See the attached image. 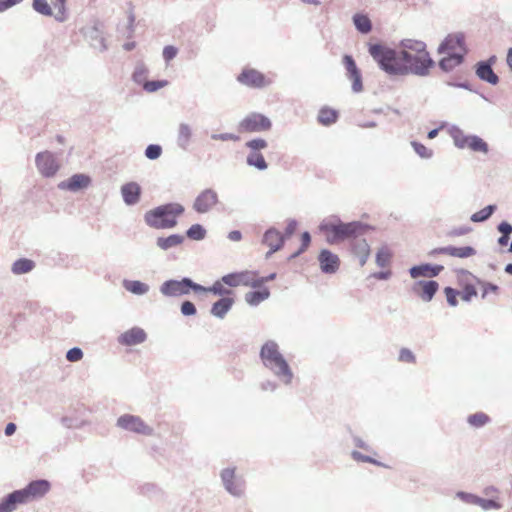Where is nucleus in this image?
<instances>
[{
	"mask_svg": "<svg viewBox=\"0 0 512 512\" xmlns=\"http://www.w3.org/2000/svg\"><path fill=\"white\" fill-rule=\"evenodd\" d=\"M367 51L377 67L390 77L414 75L426 77L435 67L429 52L397 50L382 42H368Z\"/></svg>",
	"mask_w": 512,
	"mask_h": 512,
	"instance_id": "f257e3e1",
	"label": "nucleus"
},
{
	"mask_svg": "<svg viewBox=\"0 0 512 512\" xmlns=\"http://www.w3.org/2000/svg\"><path fill=\"white\" fill-rule=\"evenodd\" d=\"M318 228L325 235V240L330 245L356 239L371 229L370 225L361 221L344 222L335 214L325 217Z\"/></svg>",
	"mask_w": 512,
	"mask_h": 512,
	"instance_id": "f03ea898",
	"label": "nucleus"
},
{
	"mask_svg": "<svg viewBox=\"0 0 512 512\" xmlns=\"http://www.w3.org/2000/svg\"><path fill=\"white\" fill-rule=\"evenodd\" d=\"M259 357L265 368L279 379L284 385L291 384L294 373L279 350V345L274 340L266 341L259 352Z\"/></svg>",
	"mask_w": 512,
	"mask_h": 512,
	"instance_id": "7ed1b4c3",
	"label": "nucleus"
},
{
	"mask_svg": "<svg viewBox=\"0 0 512 512\" xmlns=\"http://www.w3.org/2000/svg\"><path fill=\"white\" fill-rule=\"evenodd\" d=\"M259 357L265 368L279 379L284 385L291 384L294 373L279 350V345L274 340L266 341L259 352Z\"/></svg>",
	"mask_w": 512,
	"mask_h": 512,
	"instance_id": "20e7f679",
	"label": "nucleus"
},
{
	"mask_svg": "<svg viewBox=\"0 0 512 512\" xmlns=\"http://www.w3.org/2000/svg\"><path fill=\"white\" fill-rule=\"evenodd\" d=\"M185 212V207L178 202L159 205L144 214L147 226L153 229H172L177 226L178 218Z\"/></svg>",
	"mask_w": 512,
	"mask_h": 512,
	"instance_id": "39448f33",
	"label": "nucleus"
},
{
	"mask_svg": "<svg viewBox=\"0 0 512 512\" xmlns=\"http://www.w3.org/2000/svg\"><path fill=\"white\" fill-rule=\"evenodd\" d=\"M200 284L196 283L190 277H182L181 279H168L159 286V292L168 298H176L189 295L193 292L199 295Z\"/></svg>",
	"mask_w": 512,
	"mask_h": 512,
	"instance_id": "423d86ee",
	"label": "nucleus"
},
{
	"mask_svg": "<svg viewBox=\"0 0 512 512\" xmlns=\"http://www.w3.org/2000/svg\"><path fill=\"white\" fill-rule=\"evenodd\" d=\"M271 127L272 122L267 116L251 112L238 123L237 130L239 133H257L269 131Z\"/></svg>",
	"mask_w": 512,
	"mask_h": 512,
	"instance_id": "0eeeda50",
	"label": "nucleus"
},
{
	"mask_svg": "<svg viewBox=\"0 0 512 512\" xmlns=\"http://www.w3.org/2000/svg\"><path fill=\"white\" fill-rule=\"evenodd\" d=\"M51 484L46 479H38L29 482L24 488L14 490L22 504L30 500L43 497L49 492Z\"/></svg>",
	"mask_w": 512,
	"mask_h": 512,
	"instance_id": "6e6552de",
	"label": "nucleus"
},
{
	"mask_svg": "<svg viewBox=\"0 0 512 512\" xmlns=\"http://www.w3.org/2000/svg\"><path fill=\"white\" fill-rule=\"evenodd\" d=\"M341 63L345 69V76L351 82V90L355 94L363 92V76L362 71L358 67L354 57L350 54H344Z\"/></svg>",
	"mask_w": 512,
	"mask_h": 512,
	"instance_id": "1a4fd4ad",
	"label": "nucleus"
},
{
	"mask_svg": "<svg viewBox=\"0 0 512 512\" xmlns=\"http://www.w3.org/2000/svg\"><path fill=\"white\" fill-rule=\"evenodd\" d=\"M220 478L225 490L234 497H242L245 492V481L236 475L235 467L224 468L220 472Z\"/></svg>",
	"mask_w": 512,
	"mask_h": 512,
	"instance_id": "9d476101",
	"label": "nucleus"
},
{
	"mask_svg": "<svg viewBox=\"0 0 512 512\" xmlns=\"http://www.w3.org/2000/svg\"><path fill=\"white\" fill-rule=\"evenodd\" d=\"M116 426L129 432L140 435H153V428L147 425L139 416L132 414L121 415L116 422Z\"/></svg>",
	"mask_w": 512,
	"mask_h": 512,
	"instance_id": "9b49d317",
	"label": "nucleus"
},
{
	"mask_svg": "<svg viewBox=\"0 0 512 512\" xmlns=\"http://www.w3.org/2000/svg\"><path fill=\"white\" fill-rule=\"evenodd\" d=\"M438 54L463 52L464 56L468 53L465 44V35L462 32L448 34L439 44Z\"/></svg>",
	"mask_w": 512,
	"mask_h": 512,
	"instance_id": "f8f14e48",
	"label": "nucleus"
},
{
	"mask_svg": "<svg viewBox=\"0 0 512 512\" xmlns=\"http://www.w3.org/2000/svg\"><path fill=\"white\" fill-rule=\"evenodd\" d=\"M219 202L217 192L212 188L202 190L194 199L192 208L199 214L210 212Z\"/></svg>",
	"mask_w": 512,
	"mask_h": 512,
	"instance_id": "ddd939ff",
	"label": "nucleus"
},
{
	"mask_svg": "<svg viewBox=\"0 0 512 512\" xmlns=\"http://www.w3.org/2000/svg\"><path fill=\"white\" fill-rule=\"evenodd\" d=\"M35 163L40 174L47 178L54 176L60 168L54 154L50 151L37 153Z\"/></svg>",
	"mask_w": 512,
	"mask_h": 512,
	"instance_id": "4468645a",
	"label": "nucleus"
},
{
	"mask_svg": "<svg viewBox=\"0 0 512 512\" xmlns=\"http://www.w3.org/2000/svg\"><path fill=\"white\" fill-rule=\"evenodd\" d=\"M439 290V283L433 279L418 280L412 286V291L424 302H430L437 291Z\"/></svg>",
	"mask_w": 512,
	"mask_h": 512,
	"instance_id": "2eb2a0df",
	"label": "nucleus"
},
{
	"mask_svg": "<svg viewBox=\"0 0 512 512\" xmlns=\"http://www.w3.org/2000/svg\"><path fill=\"white\" fill-rule=\"evenodd\" d=\"M320 270L324 274H334L339 270L340 259L337 254L329 249H322L318 254Z\"/></svg>",
	"mask_w": 512,
	"mask_h": 512,
	"instance_id": "dca6fc26",
	"label": "nucleus"
},
{
	"mask_svg": "<svg viewBox=\"0 0 512 512\" xmlns=\"http://www.w3.org/2000/svg\"><path fill=\"white\" fill-rule=\"evenodd\" d=\"M91 184V177L87 174L77 173L58 184L60 190L78 192L86 189Z\"/></svg>",
	"mask_w": 512,
	"mask_h": 512,
	"instance_id": "f3484780",
	"label": "nucleus"
},
{
	"mask_svg": "<svg viewBox=\"0 0 512 512\" xmlns=\"http://www.w3.org/2000/svg\"><path fill=\"white\" fill-rule=\"evenodd\" d=\"M444 270L440 264L421 263L414 265L409 269V275L413 279L437 277Z\"/></svg>",
	"mask_w": 512,
	"mask_h": 512,
	"instance_id": "a211bd4d",
	"label": "nucleus"
},
{
	"mask_svg": "<svg viewBox=\"0 0 512 512\" xmlns=\"http://www.w3.org/2000/svg\"><path fill=\"white\" fill-rule=\"evenodd\" d=\"M146 339L147 333L145 332V330L138 326H135L121 333L118 336L117 341L119 344L124 346H136L145 342Z\"/></svg>",
	"mask_w": 512,
	"mask_h": 512,
	"instance_id": "6ab92c4d",
	"label": "nucleus"
},
{
	"mask_svg": "<svg viewBox=\"0 0 512 512\" xmlns=\"http://www.w3.org/2000/svg\"><path fill=\"white\" fill-rule=\"evenodd\" d=\"M237 80L248 87L261 88L265 85V76L256 69L245 68L237 76Z\"/></svg>",
	"mask_w": 512,
	"mask_h": 512,
	"instance_id": "aec40b11",
	"label": "nucleus"
},
{
	"mask_svg": "<svg viewBox=\"0 0 512 512\" xmlns=\"http://www.w3.org/2000/svg\"><path fill=\"white\" fill-rule=\"evenodd\" d=\"M120 192L123 202L127 206H134L140 201L142 188L137 182L131 181L123 184Z\"/></svg>",
	"mask_w": 512,
	"mask_h": 512,
	"instance_id": "412c9836",
	"label": "nucleus"
},
{
	"mask_svg": "<svg viewBox=\"0 0 512 512\" xmlns=\"http://www.w3.org/2000/svg\"><path fill=\"white\" fill-rule=\"evenodd\" d=\"M235 303L234 297L219 298L210 308V314L218 319H224Z\"/></svg>",
	"mask_w": 512,
	"mask_h": 512,
	"instance_id": "4be33fe9",
	"label": "nucleus"
},
{
	"mask_svg": "<svg viewBox=\"0 0 512 512\" xmlns=\"http://www.w3.org/2000/svg\"><path fill=\"white\" fill-rule=\"evenodd\" d=\"M207 293H212L213 295L219 296L220 298L233 297L234 295V291L226 287V285L222 282V278L215 281L211 286L208 287L200 284L199 295Z\"/></svg>",
	"mask_w": 512,
	"mask_h": 512,
	"instance_id": "5701e85b",
	"label": "nucleus"
},
{
	"mask_svg": "<svg viewBox=\"0 0 512 512\" xmlns=\"http://www.w3.org/2000/svg\"><path fill=\"white\" fill-rule=\"evenodd\" d=\"M476 76L491 85H497L500 81L499 76L494 72L493 68L486 63H476L474 66Z\"/></svg>",
	"mask_w": 512,
	"mask_h": 512,
	"instance_id": "b1692460",
	"label": "nucleus"
},
{
	"mask_svg": "<svg viewBox=\"0 0 512 512\" xmlns=\"http://www.w3.org/2000/svg\"><path fill=\"white\" fill-rule=\"evenodd\" d=\"M465 60L464 53H448L439 60L438 66L444 72H450L455 67L460 66Z\"/></svg>",
	"mask_w": 512,
	"mask_h": 512,
	"instance_id": "393cba45",
	"label": "nucleus"
},
{
	"mask_svg": "<svg viewBox=\"0 0 512 512\" xmlns=\"http://www.w3.org/2000/svg\"><path fill=\"white\" fill-rule=\"evenodd\" d=\"M286 242V237L282 236V233L277 230L275 227H269L263 234L261 243L263 245L272 248L273 245L281 244V249L284 247Z\"/></svg>",
	"mask_w": 512,
	"mask_h": 512,
	"instance_id": "a878e982",
	"label": "nucleus"
},
{
	"mask_svg": "<svg viewBox=\"0 0 512 512\" xmlns=\"http://www.w3.org/2000/svg\"><path fill=\"white\" fill-rule=\"evenodd\" d=\"M86 38L93 48L103 52L107 49L102 32L97 27H90L85 32Z\"/></svg>",
	"mask_w": 512,
	"mask_h": 512,
	"instance_id": "bb28decb",
	"label": "nucleus"
},
{
	"mask_svg": "<svg viewBox=\"0 0 512 512\" xmlns=\"http://www.w3.org/2000/svg\"><path fill=\"white\" fill-rule=\"evenodd\" d=\"M258 290L248 291L245 294V301L250 306H258L261 302L270 297V290L265 287H259Z\"/></svg>",
	"mask_w": 512,
	"mask_h": 512,
	"instance_id": "cd10ccee",
	"label": "nucleus"
},
{
	"mask_svg": "<svg viewBox=\"0 0 512 512\" xmlns=\"http://www.w3.org/2000/svg\"><path fill=\"white\" fill-rule=\"evenodd\" d=\"M192 139V129L187 123H180L177 131V146L187 150Z\"/></svg>",
	"mask_w": 512,
	"mask_h": 512,
	"instance_id": "c85d7f7f",
	"label": "nucleus"
},
{
	"mask_svg": "<svg viewBox=\"0 0 512 512\" xmlns=\"http://www.w3.org/2000/svg\"><path fill=\"white\" fill-rule=\"evenodd\" d=\"M185 240V237L181 234H171L167 237H158L156 239V245L163 251H167L173 247L181 245Z\"/></svg>",
	"mask_w": 512,
	"mask_h": 512,
	"instance_id": "c756f323",
	"label": "nucleus"
},
{
	"mask_svg": "<svg viewBox=\"0 0 512 512\" xmlns=\"http://www.w3.org/2000/svg\"><path fill=\"white\" fill-rule=\"evenodd\" d=\"M397 50H407L412 53H425L428 52L427 45L421 40L415 39H402L399 42Z\"/></svg>",
	"mask_w": 512,
	"mask_h": 512,
	"instance_id": "7c9ffc66",
	"label": "nucleus"
},
{
	"mask_svg": "<svg viewBox=\"0 0 512 512\" xmlns=\"http://www.w3.org/2000/svg\"><path fill=\"white\" fill-rule=\"evenodd\" d=\"M449 135L458 149H465L467 147L470 135H466L460 127L452 125L449 129Z\"/></svg>",
	"mask_w": 512,
	"mask_h": 512,
	"instance_id": "2f4dec72",
	"label": "nucleus"
},
{
	"mask_svg": "<svg viewBox=\"0 0 512 512\" xmlns=\"http://www.w3.org/2000/svg\"><path fill=\"white\" fill-rule=\"evenodd\" d=\"M352 21L359 33L366 35L372 31V22L366 14L356 13L353 15Z\"/></svg>",
	"mask_w": 512,
	"mask_h": 512,
	"instance_id": "473e14b6",
	"label": "nucleus"
},
{
	"mask_svg": "<svg viewBox=\"0 0 512 512\" xmlns=\"http://www.w3.org/2000/svg\"><path fill=\"white\" fill-rule=\"evenodd\" d=\"M123 287L130 293L138 296L145 295L148 293L150 287L148 284L139 280H127L123 281Z\"/></svg>",
	"mask_w": 512,
	"mask_h": 512,
	"instance_id": "72a5a7b5",
	"label": "nucleus"
},
{
	"mask_svg": "<svg viewBox=\"0 0 512 512\" xmlns=\"http://www.w3.org/2000/svg\"><path fill=\"white\" fill-rule=\"evenodd\" d=\"M339 113L337 110L323 107L319 110L317 120L323 126H330L338 120Z\"/></svg>",
	"mask_w": 512,
	"mask_h": 512,
	"instance_id": "f704fd0d",
	"label": "nucleus"
},
{
	"mask_svg": "<svg viewBox=\"0 0 512 512\" xmlns=\"http://www.w3.org/2000/svg\"><path fill=\"white\" fill-rule=\"evenodd\" d=\"M498 206L496 204H489L482 208L481 210L473 213L470 216V220L473 223H483L489 220L492 215L497 211Z\"/></svg>",
	"mask_w": 512,
	"mask_h": 512,
	"instance_id": "c9c22d12",
	"label": "nucleus"
},
{
	"mask_svg": "<svg viewBox=\"0 0 512 512\" xmlns=\"http://www.w3.org/2000/svg\"><path fill=\"white\" fill-rule=\"evenodd\" d=\"M246 164L259 171H265L268 168V163L262 153L249 152L246 156Z\"/></svg>",
	"mask_w": 512,
	"mask_h": 512,
	"instance_id": "e433bc0d",
	"label": "nucleus"
},
{
	"mask_svg": "<svg viewBox=\"0 0 512 512\" xmlns=\"http://www.w3.org/2000/svg\"><path fill=\"white\" fill-rule=\"evenodd\" d=\"M35 268V262L28 258H19L17 259L11 267V271L15 275H22L29 273Z\"/></svg>",
	"mask_w": 512,
	"mask_h": 512,
	"instance_id": "4c0bfd02",
	"label": "nucleus"
},
{
	"mask_svg": "<svg viewBox=\"0 0 512 512\" xmlns=\"http://www.w3.org/2000/svg\"><path fill=\"white\" fill-rule=\"evenodd\" d=\"M496 229L501 234L497 239L498 245L501 247L507 246L512 234V224L503 220L496 226Z\"/></svg>",
	"mask_w": 512,
	"mask_h": 512,
	"instance_id": "58836bf2",
	"label": "nucleus"
},
{
	"mask_svg": "<svg viewBox=\"0 0 512 512\" xmlns=\"http://www.w3.org/2000/svg\"><path fill=\"white\" fill-rule=\"evenodd\" d=\"M22 504L15 491L4 496L0 501V512H13L17 506Z\"/></svg>",
	"mask_w": 512,
	"mask_h": 512,
	"instance_id": "ea45409f",
	"label": "nucleus"
},
{
	"mask_svg": "<svg viewBox=\"0 0 512 512\" xmlns=\"http://www.w3.org/2000/svg\"><path fill=\"white\" fill-rule=\"evenodd\" d=\"M466 148H469L473 152H480V153H484V154H487L489 152L488 143L484 139H482L480 136L475 135V134L470 135V140H469Z\"/></svg>",
	"mask_w": 512,
	"mask_h": 512,
	"instance_id": "a19ab883",
	"label": "nucleus"
},
{
	"mask_svg": "<svg viewBox=\"0 0 512 512\" xmlns=\"http://www.w3.org/2000/svg\"><path fill=\"white\" fill-rule=\"evenodd\" d=\"M491 422V418L484 412H476L467 417V423L474 428H481Z\"/></svg>",
	"mask_w": 512,
	"mask_h": 512,
	"instance_id": "79ce46f5",
	"label": "nucleus"
},
{
	"mask_svg": "<svg viewBox=\"0 0 512 512\" xmlns=\"http://www.w3.org/2000/svg\"><path fill=\"white\" fill-rule=\"evenodd\" d=\"M207 230L202 224H193L186 230V236L190 240L201 241L206 238Z\"/></svg>",
	"mask_w": 512,
	"mask_h": 512,
	"instance_id": "37998d69",
	"label": "nucleus"
},
{
	"mask_svg": "<svg viewBox=\"0 0 512 512\" xmlns=\"http://www.w3.org/2000/svg\"><path fill=\"white\" fill-rule=\"evenodd\" d=\"M477 251L472 246L456 247L449 245V256L458 258H468L476 255Z\"/></svg>",
	"mask_w": 512,
	"mask_h": 512,
	"instance_id": "c03bdc74",
	"label": "nucleus"
},
{
	"mask_svg": "<svg viewBox=\"0 0 512 512\" xmlns=\"http://www.w3.org/2000/svg\"><path fill=\"white\" fill-rule=\"evenodd\" d=\"M237 274H238L239 285L249 286L252 288H258L257 278H254V276L257 274V272L246 270V271L237 272Z\"/></svg>",
	"mask_w": 512,
	"mask_h": 512,
	"instance_id": "a18cd8bd",
	"label": "nucleus"
},
{
	"mask_svg": "<svg viewBox=\"0 0 512 512\" xmlns=\"http://www.w3.org/2000/svg\"><path fill=\"white\" fill-rule=\"evenodd\" d=\"M148 72V68L144 63H138L133 71L132 80L138 85L143 86L147 81Z\"/></svg>",
	"mask_w": 512,
	"mask_h": 512,
	"instance_id": "49530a36",
	"label": "nucleus"
},
{
	"mask_svg": "<svg viewBox=\"0 0 512 512\" xmlns=\"http://www.w3.org/2000/svg\"><path fill=\"white\" fill-rule=\"evenodd\" d=\"M32 8L44 16H52L53 11L47 0H33Z\"/></svg>",
	"mask_w": 512,
	"mask_h": 512,
	"instance_id": "de8ad7c7",
	"label": "nucleus"
},
{
	"mask_svg": "<svg viewBox=\"0 0 512 512\" xmlns=\"http://www.w3.org/2000/svg\"><path fill=\"white\" fill-rule=\"evenodd\" d=\"M245 147L249 149V152L261 153V150L268 147V142L263 138H254L247 141Z\"/></svg>",
	"mask_w": 512,
	"mask_h": 512,
	"instance_id": "09e8293b",
	"label": "nucleus"
},
{
	"mask_svg": "<svg viewBox=\"0 0 512 512\" xmlns=\"http://www.w3.org/2000/svg\"><path fill=\"white\" fill-rule=\"evenodd\" d=\"M411 146L415 153L422 159H430L433 156V150L427 148L424 144L418 141H412Z\"/></svg>",
	"mask_w": 512,
	"mask_h": 512,
	"instance_id": "8fccbe9b",
	"label": "nucleus"
},
{
	"mask_svg": "<svg viewBox=\"0 0 512 512\" xmlns=\"http://www.w3.org/2000/svg\"><path fill=\"white\" fill-rule=\"evenodd\" d=\"M477 506H480L484 511L499 510L502 508V504L496 499H485L481 497H478Z\"/></svg>",
	"mask_w": 512,
	"mask_h": 512,
	"instance_id": "3c124183",
	"label": "nucleus"
},
{
	"mask_svg": "<svg viewBox=\"0 0 512 512\" xmlns=\"http://www.w3.org/2000/svg\"><path fill=\"white\" fill-rule=\"evenodd\" d=\"M163 153L162 146L159 144H149L144 151V155L149 160H157Z\"/></svg>",
	"mask_w": 512,
	"mask_h": 512,
	"instance_id": "603ef678",
	"label": "nucleus"
},
{
	"mask_svg": "<svg viewBox=\"0 0 512 512\" xmlns=\"http://www.w3.org/2000/svg\"><path fill=\"white\" fill-rule=\"evenodd\" d=\"M54 8L57 10L55 19L59 22L66 20V0H52Z\"/></svg>",
	"mask_w": 512,
	"mask_h": 512,
	"instance_id": "864d4df0",
	"label": "nucleus"
},
{
	"mask_svg": "<svg viewBox=\"0 0 512 512\" xmlns=\"http://www.w3.org/2000/svg\"><path fill=\"white\" fill-rule=\"evenodd\" d=\"M370 252V246L365 239H357L352 243V253L355 256Z\"/></svg>",
	"mask_w": 512,
	"mask_h": 512,
	"instance_id": "5fc2aeb1",
	"label": "nucleus"
},
{
	"mask_svg": "<svg viewBox=\"0 0 512 512\" xmlns=\"http://www.w3.org/2000/svg\"><path fill=\"white\" fill-rule=\"evenodd\" d=\"M167 85V80H147L142 87L145 91L153 93Z\"/></svg>",
	"mask_w": 512,
	"mask_h": 512,
	"instance_id": "6e6d98bb",
	"label": "nucleus"
},
{
	"mask_svg": "<svg viewBox=\"0 0 512 512\" xmlns=\"http://www.w3.org/2000/svg\"><path fill=\"white\" fill-rule=\"evenodd\" d=\"M180 312L185 317L195 316L197 314V308L192 301L184 300L180 304Z\"/></svg>",
	"mask_w": 512,
	"mask_h": 512,
	"instance_id": "4d7b16f0",
	"label": "nucleus"
},
{
	"mask_svg": "<svg viewBox=\"0 0 512 512\" xmlns=\"http://www.w3.org/2000/svg\"><path fill=\"white\" fill-rule=\"evenodd\" d=\"M444 294L446 296L447 303L455 307L458 305V296L460 295V291L450 286L444 288Z\"/></svg>",
	"mask_w": 512,
	"mask_h": 512,
	"instance_id": "13d9d810",
	"label": "nucleus"
},
{
	"mask_svg": "<svg viewBox=\"0 0 512 512\" xmlns=\"http://www.w3.org/2000/svg\"><path fill=\"white\" fill-rule=\"evenodd\" d=\"M391 256V253L386 248L379 249L376 253V264L382 268L387 266Z\"/></svg>",
	"mask_w": 512,
	"mask_h": 512,
	"instance_id": "bf43d9fd",
	"label": "nucleus"
},
{
	"mask_svg": "<svg viewBox=\"0 0 512 512\" xmlns=\"http://www.w3.org/2000/svg\"><path fill=\"white\" fill-rule=\"evenodd\" d=\"M478 497L476 494L465 492V491H458L456 493V498L461 500L463 503L470 504V505H477Z\"/></svg>",
	"mask_w": 512,
	"mask_h": 512,
	"instance_id": "052dcab7",
	"label": "nucleus"
},
{
	"mask_svg": "<svg viewBox=\"0 0 512 512\" xmlns=\"http://www.w3.org/2000/svg\"><path fill=\"white\" fill-rule=\"evenodd\" d=\"M398 360L403 363L414 364L416 363V356L409 348H401L399 351Z\"/></svg>",
	"mask_w": 512,
	"mask_h": 512,
	"instance_id": "680f3d73",
	"label": "nucleus"
},
{
	"mask_svg": "<svg viewBox=\"0 0 512 512\" xmlns=\"http://www.w3.org/2000/svg\"><path fill=\"white\" fill-rule=\"evenodd\" d=\"M351 456L355 461H358V462L371 463V464H374L377 466L382 465V463L379 462L378 460H376L368 455H364L356 450L352 451Z\"/></svg>",
	"mask_w": 512,
	"mask_h": 512,
	"instance_id": "e2e57ef3",
	"label": "nucleus"
},
{
	"mask_svg": "<svg viewBox=\"0 0 512 512\" xmlns=\"http://www.w3.org/2000/svg\"><path fill=\"white\" fill-rule=\"evenodd\" d=\"M477 295V290L472 284H466L462 291L460 292V295L462 300L465 302H470L473 297Z\"/></svg>",
	"mask_w": 512,
	"mask_h": 512,
	"instance_id": "0e129e2a",
	"label": "nucleus"
},
{
	"mask_svg": "<svg viewBox=\"0 0 512 512\" xmlns=\"http://www.w3.org/2000/svg\"><path fill=\"white\" fill-rule=\"evenodd\" d=\"M178 54V48L173 45H167L163 48L162 56L166 64H169Z\"/></svg>",
	"mask_w": 512,
	"mask_h": 512,
	"instance_id": "69168bd1",
	"label": "nucleus"
},
{
	"mask_svg": "<svg viewBox=\"0 0 512 512\" xmlns=\"http://www.w3.org/2000/svg\"><path fill=\"white\" fill-rule=\"evenodd\" d=\"M83 358V351L79 347H73L69 349L66 353V359L69 362H77Z\"/></svg>",
	"mask_w": 512,
	"mask_h": 512,
	"instance_id": "338daca9",
	"label": "nucleus"
},
{
	"mask_svg": "<svg viewBox=\"0 0 512 512\" xmlns=\"http://www.w3.org/2000/svg\"><path fill=\"white\" fill-rule=\"evenodd\" d=\"M222 282L226 286L231 287V288L240 286L237 272L228 273V274L222 276Z\"/></svg>",
	"mask_w": 512,
	"mask_h": 512,
	"instance_id": "774afa93",
	"label": "nucleus"
}]
</instances>
